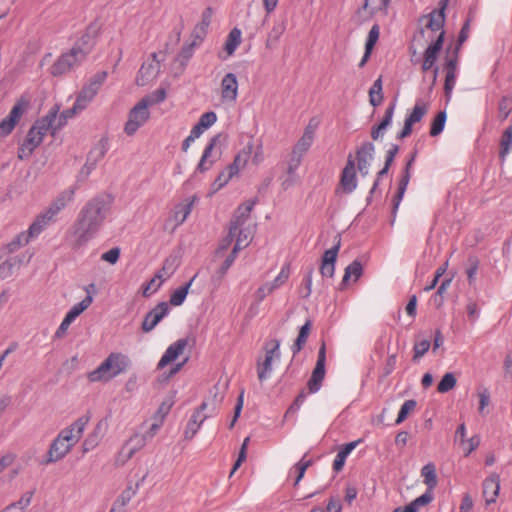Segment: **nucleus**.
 <instances>
[{
    "label": "nucleus",
    "mask_w": 512,
    "mask_h": 512,
    "mask_svg": "<svg viewBox=\"0 0 512 512\" xmlns=\"http://www.w3.org/2000/svg\"><path fill=\"white\" fill-rule=\"evenodd\" d=\"M313 322L307 319L304 325L300 327L299 334L291 346L293 356H296L304 347L311 332Z\"/></svg>",
    "instance_id": "cd10ccee"
},
{
    "label": "nucleus",
    "mask_w": 512,
    "mask_h": 512,
    "mask_svg": "<svg viewBox=\"0 0 512 512\" xmlns=\"http://www.w3.org/2000/svg\"><path fill=\"white\" fill-rule=\"evenodd\" d=\"M121 250L119 247H113L107 252L101 255V260L106 261L110 264H116L119 260Z\"/></svg>",
    "instance_id": "774afa93"
},
{
    "label": "nucleus",
    "mask_w": 512,
    "mask_h": 512,
    "mask_svg": "<svg viewBox=\"0 0 512 512\" xmlns=\"http://www.w3.org/2000/svg\"><path fill=\"white\" fill-rule=\"evenodd\" d=\"M134 494L135 491H133L131 488H128L121 493V495L115 501V503L119 506V512H124V507L128 504Z\"/></svg>",
    "instance_id": "680f3d73"
},
{
    "label": "nucleus",
    "mask_w": 512,
    "mask_h": 512,
    "mask_svg": "<svg viewBox=\"0 0 512 512\" xmlns=\"http://www.w3.org/2000/svg\"><path fill=\"white\" fill-rule=\"evenodd\" d=\"M150 118L147 108V100H140L128 114V120L124 127V132L128 136H132L143 126Z\"/></svg>",
    "instance_id": "1a4fd4ad"
},
{
    "label": "nucleus",
    "mask_w": 512,
    "mask_h": 512,
    "mask_svg": "<svg viewBox=\"0 0 512 512\" xmlns=\"http://www.w3.org/2000/svg\"><path fill=\"white\" fill-rule=\"evenodd\" d=\"M130 364L128 356L122 353H110L95 370L89 372L88 379L91 382H108L124 373Z\"/></svg>",
    "instance_id": "20e7f679"
},
{
    "label": "nucleus",
    "mask_w": 512,
    "mask_h": 512,
    "mask_svg": "<svg viewBox=\"0 0 512 512\" xmlns=\"http://www.w3.org/2000/svg\"><path fill=\"white\" fill-rule=\"evenodd\" d=\"M93 298L90 294H88L84 299H82L79 303L75 304L69 311L66 313V328L81 314L83 313L91 304Z\"/></svg>",
    "instance_id": "72a5a7b5"
},
{
    "label": "nucleus",
    "mask_w": 512,
    "mask_h": 512,
    "mask_svg": "<svg viewBox=\"0 0 512 512\" xmlns=\"http://www.w3.org/2000/svg\"><path fill=\"white\" fill-rule=\"evenodd\" d=\"M58 111L59 106L55 105L45 117L37 120L29 129L23 144L19 148L18 157L20 159L30 156L35 148L41 144L43 136L48 131L53 137L56 136L59 131V127L54 125V123L58 118V123L60 125L64 119V112L60 113L58 116Z\"/></svg>",
    "instance_id": "f03ea898"
},
{
    "label": "nucleus",
    "mask_w": 512,
    "mask_h": 512,
    "mask_svg": "<svg viewBox=\"0 0 512 512\" xmlns=\"http://www.w3.org/2000/svg\"><path fill=\"white\" fill-rule=\"evenodd\" d=\"M222 400H223V396H221L219 399H217V393H215L214 397H213V401L211 403V409H210L209 414L202 415V418L199 420V422H195L194 419H190L188 421L186 429L184 431L185 439L190 440L196 435V433L198 432V430L201 427V425L203 424V422L207 418L213 416L217 412L219 404L222 402Z\"/></svg>",
    "instance_id": "6ab92c4d"
},
{
    "label": "nucleus",
    "mask_w": 512,
    "mask_h": 512,
    "mask_svg": "<svg viewBox=\"0 0 512 512\" xmlns=\"http://www.w3.org/2000/svg\"><path fill=\"white\" fill-rule=\"evenodd\" d=\"M375 146L372 142L365 141L356 150L355 164L360 174L365 177L369 174V168L374 158Z\"/></svg>",
    "instance_id": "4468645a"
},
{
    "label": "nucleus",
    "mask_w": 512,
    "mask_h": 512,
    "mask_svg": "<svg viewBox=\"0 0 512 512\" xmlns=\"http://www.w3.org/2000/svg\"><path fill=\"white\" fill-rule=\"evenodd\" d=\"M238 254V247L233 248L230 254L226 257L220 268L216 271V273L212 276V281L214 283H220L225 277L227 271L234 263Z\"/></svg>",
    "instance_id": "f704fd0d"
},
{
    "label": "nucleus",
    "mask_w": 512,
    "mask_h": 512,
    "mask_svg": "<svg viewBox=\"0 0 512 512\" xmlns=\"http://www.w3.org/2000/svg\"><path fill=\"white\" fill-rule=\"evenodd\" d=\"M161 423H162V421H161L160 423H153V424L150 426V428H149V430L147 431V433H146V434H144V435H138V434H136V435H134L133 437H131V438H130L129 443H135V446H134V448L131 450L130 455H131V454H132L136 449H139L140 447H142V446L145 444V442H146V440H147V439H152V438L154 437V435L156 434L157 430L160 428Z\"/></svg>",
    "instance_id": "e433bc0d"
},
{
    "label": "nucleus",
    "mask_w": 512,
    "mask_h": 512,
    "mask_svg": "<svg viewBox=\"0 0 512 512\" xmlns=\"http://www.w3.org/2000/svg\"><path fill=\"white\" fill-rule=\"evenodd\" d=\"M457 383L455 375L451 372L446 373L437 385V391L439 393H446L452 390Z\"/></svg>",
    "instance_id": "09e8293b"
},
{
    "label": "nucleus",
    "mask_w": 512,
    "mask_h": 512,
    "mask_svg": "<svg viewBox=\"0 0 512 512\" xmlns=\"http://www.w3.org/2000/svg\"><path fill=\"white\" fill-rule=\"evenodd\" d=\"M257 203V199L249 200L238 206L234 215L230 221L231 230H237L241 228L250 216V213Z\"/></svg>",
    "instance_id": "4be33fe9"
},
{
    "label": "nucleus",
    "mask_w": 512,
    "mask_h": 512,
    "mask_svg": "<svg viewBox=\"0 0 512 512\" xmlns=\"http://www.w3.org/2000/svg\"><path fill=\"white\" fill-rule=\"evenodd\" d=\"M325 362H326V345L322 342L317 356L316 365L312 371L311 377L307 382L309 393H316L320 390L322 382L325 377Z\"/></svg>",
    "instance_id": "9b49d317"
},
{
    "label": "nucleus",
    "mask_w": 512,
    "mask_h": 512,
    "mask_svg": "<svg viewBox=\"0 0 512 512\" xmlns=\"http://www.w3.org/2000/svg\"><path fill=\"white\" fill-rule=\"evenodd\" d=\"M428 111L427 104L422 100H417L412 112L406 117V121L414 125L421 121Z\"/></svg>",
    "instance_id": "a19ab883"
},
{
    "label": "nucleus",
    "mask_w": 512,
    "mask_h": 512,
    "mask_svg": "<svg viewBox=\"0 0 512 512\" xmlns=\"http://www.w3.org/2000/svg\"><path fill=\"white\" fill-rule=\"evenodd\" d=\"M500 490V477L498 474L493 473L487 477L483 482V496L486 504H491L496 501Z\"/></svg>",
    "instance_id": "b1692460"
},
{
    "label": "nucleus",
    "mask_w": 512,
    "mask_h": 512,
    "mask_svg": "<svg viewBox=\"0 0 512 512\" xmlns=\"http://www.w3.org/2000/svg\"><path fill=\"white\" fill-rule=\"evenodd\" d=\"M314 139V129L311 126H307L302 137L298 140L296 145L294 146L292 150V154L298 155L302 157V155L307 152V150L310 148V146L313 143Z\"/></svg>",
    "instance_id": "c85d7f7f"
},
{
    "label": "nucleus",
    "mask_w": 512,
    "mask_h": 512,
    "mask_svg": "<svg viewBox=\"0 0 512 512\" xmlns=\"http://www.w3.org/2000/svg\"><path fill=\"white\" fill-rule=\"evenodd\" d=\"M108 151V139L101 138L95 147L89 152L86 163L79 170L74 184L68 189L66 201H71L75 192L80 189L88 180L89 175L95 169L97 163L105 156Z\"/></svg>",
    "instance_id": "39448f33"
},
{
    "label": "nucleus",
    "mask_w": 512,
    "mask_h": 512,
    "mask_svg": "<svg viewBox=\"0 0 512 512\" xmlns=\"http://www.w3.org/2000/svg\"><path fill=\"white\" fill-rule=\"evenodd\" d=\"M416 156H417V150L415 149L412 152V154L410 156V159L407 161V163H406V165L404 167V170L402 172V176H401V179L399 181L397 192H396V194L393 197V207H392L393 219H392L391 223H393L394 220H395V216H396L399 204H400L401 200L403 199L404 193H405V191L407 189V186L409 184V181H410V178H411V172L410 171H411L413 163H414V161L416 159Z\"/></svg>",
    "instance_id": "ddd939ff"
},
{
    "label": "nucleus",
    "mask_w": 512,
    "mask_h": 512,
    "mask_svg": "<svg viewBox=\"0 0 512 512\" xmlns=\"http://www.w3.org/2000/svg\"><path fill=\"white\" fill-rule=\"evenodd\" d=\"M107 78V72L101 71L96 73L88 83L78 92L74 105L70 109H66V119L72 118L85 110L89 103L94 99L100 87Z\"/></svg>",
    "instance_id": "423d86ee"
},
{
    "label": "nucleus",
    "mask_w": 512,
    "mask_h": 512,
    "mask_svg": "<svg viewBox=\"0 0 512 512\" xmlns=\"http://www.w3.org/2000/svg\"><path fill=\"white\" fill-rule=\"evenodd\" d=\"M105 428L106 425L102 420L96 424L93 431L88 434V436L85 438L82 444L83 454L93 450L95 447L98 446V444L100 443L101 439L104 436Z\"/></svg>",
    "instance_id": "393cba45"
},
{
    "label": "nucleus",
    "mask_w": 512,
    "mask_h": 512,
    "mask_svg": "<svg viewBox=\"0 0 512 512\" xmlns=\"http://www.w3.org/2000/svg\"><path fill=\"white\" fill-rule=\"evenodd\" d=\"M33 494V491L24 493L17 502L10 504V506H15L16 510L24 512V509L30 505Z\"/></svg>",
    "instance_id": "e2e57ef3"
},
{
    "label": "nucleus",
    "mask_w": 512,
    "mask_h": 512,
    "mask_svg": "<svg viewBox=\"0 0 512 512\" xmlns=\"http://www.w3.org/2000/svg\"><path fill=\"white\" fill-rule=\"evenodd\" d=\"M219 138L220 134L213 136L210 139L209 143L206 145L196 168L198 172L204 173L212 167L214 160H209V158L211 157L212 151L216 146L217 142L219 141Z\"/></svg>",
    "instance_id": "bb28decb"
},
{
    "label": "nucleus",
    "mask_w": 512,
    "mask_h": 512,
    "mask_svg": "<svg viewBox=\"0 0 512 512\" xmlns=\"http://www.w3.org/2000/svg\"><path fill=\"white\" fill-rule=\"evenodd\" d=\"M237 230H231V226H229V232L226 237H224L219 243L218 248L215 251L216 256H223L224 251H226L231 243L233 242L236 236Z\"/></svg>",
    "instance_id": "864d4df0"
},
{
    "label": "nucleus",
    "mask_w": 512,
    "mask_h": 512,
    "mask_svg": "<svg viewBox=\"0 0 512 512\" xmlns=\"http://www.w3.org/2000/svg\"><path fill=\"white\" fill-rule=\"evenodd\" d=\"M195 45H196L195 42H192L190 44L184 45L182 47L181 51L179 52V54L177 55L175 60L180 63L182 68H185V66L187 65L188 61L193 56Z\"/></svg>",
    "instance_id": "3c124183"
},
{
    "label": "nucleus",
    "mask_w": 512,
    "mask_h": 512,
    "mask_svg": "<svg viewBox=\"0 0 512 512\" xmlns=\"http://www.w3.org/2000/svg\"><path fill=\"white\" fill-rule=\"evenodd\" d=\"M167 93L164 88H159L152 92L150 95L142 98L141 100H147V107L163 102L166 99Z\"/></svg>",
    "instance_id": "13d9d810"
},
{
    "label": "nucleus",
    "mask_w": 512,
    "mask_h": 512,
    "mask_svg": "<svg viewBox=\"0 0 512 512\" xmlns=\"http://www.w3.org/2000/svg\"><path fill=\"white\" fill-rule=\"evenodd\" d=\"M512 112V98L504 96L498 103V119L503 122Z\"/></svg>",
    "instance_id": "de8ad7c7"
},
{
    "label": "nucleus",
    "mask_w": 512,
    "mask_h": 512,
    "mask_svg": "<svg viewBox=\"0 0 512 512\" xmlns=\"http://www.w3.org/2000/svg\"><path fill=\"white\" fill-rule=\"evenodd\" d=\"M193 201L187 203H180L175 206L172 219L175 222V227L181 225L191 213Z\"/></svg>",
    "instance_id": "4c0bfd02"
},
{
    "label": "nucleus",
    "mask_w": 512,
    "mask_h": 512,
    "mask_svg": "<svg viewBox=\"0 0 512 512\" xmlns=\"http://www.w3.org/2000/svg\"><path fill=\"white\" fill-rule=\"evenodd\" d=\"M472 18H473V14H472V11L470 10L469 14H468V18L465 21V23L463 24V26H462V28H461V30L459 32L458 39H457V44L455 46L456 50H460L462 44L468 39V37H469V30H470V23L472 21Z\"/></svg>",
    "instance_id": "603ef678"
},
{
    "label": "nucleus",
    "mask_w": 512,
    "mask_h": 512,
    "mask_svg": "<svg viewBox=\"0 0 512 512\" xmlns=\"http://www.w3.org/2000/svg\"><path fill=\"white\" fill-rule=\"evenodd\" d=\"M444 24H445V14H442V12H436V10H434L430 14V18L426 25V28L430 29L431 31H439L440 30V32H441V31H444L443 30Z\"/></svg>",
    "instance_id": "a18cd8bd"
},
{
    "label": "nucleus",
    "mask_w": 512,
    "mask_h": 512,
    "mask_svg": "<svg viewBox=\"0 0 512 512\" xmlns=\"http://www.w3.org/2000/svg\"><path fill=\"white\" fill-rule=\"evenodd\" d=\"M89 420L90 416L88 414L82 415L66 429V454L81 439Z\"/></svg>",
    "instance_id": "f3484780"
},
{
    "label": "nucleus",
    "mask_w": 512,
    "mask_h": 512,
    "mask_svg": "<svg viewBox=\"0 0 512 512\" xmlns=\"http://www.w3.org/2000/svg\"><path fill=\"white\" fill-rule=\"evenodd\" d=\"M212 15H213L212 7H207L203 11L202 16H201V22L198 23L197 25H195V27L193 29V33H192V35L196 39H199L200 41L203 40V38L205 37V35L207 33V29L211 23Z\"/></svg>",
    "instance_id": "7c9ffc66"
},
{
    "label": "nucleus",
    "mask_w": 512,
    "mask_h": 512,
    "mask_svg": "<svg viewBox=\"0 0 512 512\" xmlns=\"http://www.w3.org/2000/svg\"><path fill=\"white\" fill-rule=\"evenodd\" d=\"M112 203L110 195L99 194L84 204L71 228L73 249L81 248L97 235L111 212Z\"/></svg>",
    "instance_id": "f257e3e1"
},
{
    "label": "nucleus",
    "mask_w": 512,
    "mask_h": 512,
    "mask_svg": "<svg viewBox=\"0 0 512 512\" xmlns=\"http://www.w3.org/2000/svg\"><path fill=\"white\" fill-rule=\"evenodd\" d=\"M433 500V494L429 491H426L421 496L414 499L411 503L406 506H399L395 508L392 512H418L419 507L428 505Z\"/></svg>",
    "instance_id": "c756f323"
},
{
    "label": "nucleus",
    "mask_w": 512,
    "mask_h": 512,
    "mask_svg": "<svg viewBox=\"0 0 512 512\" xmlns=\"http://www.w3.org/2000/svg\"><path fill=\"white\" fill-rule=\"evenodd\" d=\"M98 32V25L91 23L81 37L74 42L70 50L66 52V72L75 70L86 61L95 46Z\"/></svg>",
    "instance_id": "7ed1b4c3"
},
{
    "label": "nucleus",
    "mask_w": 512,
    "mask_h": 512,
    "mask_svg": "<svg viewBox=\"0 0 512 512\" xmlns=\"http://www.w3.org/2000/svg\"><path fill=\"white\" fill-rule=\"evenodd\" d=\"M446 118H447V115H446L445 111H440L435 116V118L433 119V121L431 123V128H430V135L432 137L438 136L443 131V129L445 127Z\"/></svg>",
    "instance_id": "49530a36"
},
{
    "label": "nucleus",
    "mask_w": 512,
    "mask_h": 512,
    "mask_svg": "<svg viewBox=\"0 0 512 512\" xmlns=\"http://www.w3.org/2000/svg\"><path fill=\"white\" fill-rule=\"evenodd\" d=\"M160 71V66L154 63H143L140 67L138 74L136 76V84L138 86H145L151 80L156 78Z\"/></svg>",
    "instance_id": "a878e982"
},
{
    "label": "nucleus",
    "mask_w": 512,
    "mask_h": 512,
    "mask_svg": "<svg viewBox=\"0 0 512 512\" xmlns=\"http://www.w3.org/2000/svg\"><path fill=\"white\" fill-rule=\"evenodd\" d=\"M459 51L454 48L451 54L449 52L447 53L445 63H444V69L446 72H453L456 73L457 71V64H458V58H459Z\"/></svg>",
    "instance_id": "5fc2aeb1"
},
{
    "label": "nucleus",
    "mask_w": 512,
    "mask_h": 512,
    "mask_svg": "<svg viewBox=\"0 0 512 512\" xmlns=\"http://www.w3.org/2000/svg\"><path fill=\"white\" fill-rule=\"evenodd\" d=\"M64 456V431H60L57 437L50 444L47 453L40 460V464L48 465L54 463Z\"/></svg>",
    "instance_id": "a211bd4d"
},
{
    "label": "nucleus",
    "mask_w": 512,
    "mask_h": 512,
    "mask_svg": "<svg viewBox=\"0 0 512 512\" xmlns=\"http://www.w3.org/2000/svg\"><path fill=\"white\" fill-rule=\"evenodd\" d=\"M363 274V267L359 260H354L351 264H349L345 268V273L342 279L341 285L344 286L351 276L354 277V280L357 281Z\"/></svg>",
    "instance_id": "79ce46f5"
},
{
    "label": "nucleus",
    "mask_w": 512,
    "mask_h": 512,
    "mask_svg": "<svg viewBox=\"0 0 512 512\" xmlns=\"http://www.w3.org/2000/svg\"><path fill=\"white\" fill-rule=\"evenodd\" d=\"M34 238V236L30 235L29 229L27 231H23L7 244V249L11 253L15 252L20 247L27 245Z\"/></svg>",
    "instance_id": "37998d69"
},
{
    "label": "nucleus",
    "mask_w": 512,
    "mask_h": 512,
    "mask_svg": "<svg viewBox=\"0 0 512 512\" xmlns=\"http://www.w3.org/2000/svg\"><path fill=\"white\" fill-rule=\"evenodd\" d=\"M238 95V81L234 73H227L221 81L223 100L235 101Z\"/></svg>",
    "instance_id": "5701e85b"
},
{
    "label": "nucleus",
    "mask_w": 512,
    "mask_h": 512,
    "mask_svg": "<svg viewBox=\"0 0 512 512\" xmlns=\"http://www.w3.org/2000/svg\"><path fill=\"white\" fill-rule=\"evenodd\" d=\"M290 275V266L289 264H285L282 268L278 276L270 283V287L274 291L275 289L282 286L289 278Z\"/></svg>",
    "instance_id": "4d7b16f0"
},
{
    "label": "nucleus",
    "mask_w": 512,
    "mask_h": 512,
    "mask_svg": "<svg viewBox=\"0 0 512 512\" xmlns=\"http://www.w3.org/2000/svg\"><path fill=\"white\" fill-rule=\"evenodd\" d=\"M280 341L278 339H271L265 343V359L263 362L257 363V375L260 381L268 378L272 371V361L274 358H280Z\"/></svg>",
    "instance_id": "9d476101"
},
{
    "label": "nucleus",
    "mask_w": 512,
    "mask_h": 512,
    "mask_svg": "<svg viewBox=\"0 0 512 512\" xmlns=\"http://www.w3.org/2000/svg\"><path fill=\"white\" fill-rule=\"evenodd\" d=\"M306 399V392L302 390L297 397L294 399L292 404L287 409L284 418H287L290 414H294L298 411V409L301 407V405L304 403Z\"/></svg>",
    "instance_id": "052dcab7"
},
{
    "label": "nucleus",
    "mask_w": 512,
    "mask_h": 512,
    "mask_svg": "<svg viewBox=\"0 0 512 512\" xmlns=\"http://www.w3.org/2000/svg\"><path fill=\"white\" fill-rule=\"evenodd\" d=\"M512 149V125L507 127L500 140L499 158L503 162Z\"/></svg>",
    "instance_id": "58836bf2"
},
{
    "label": "nucleus",
    "mask_w": 512,
    "mask_h": 512,
    "mask_svg": "<svg viewBox=\"0 0 512 512\" xmlns=\"http://www.w3.org/2000/svg\"><path fill=\"white\" fill-rule=\"evenodd\" d=\"M421 476L424 478L427 491L432 493V490L437 486L438 483L435 465L431 462L424 465L421 469Z\"/></svg>",
    "instance_id": "c9c22d12"
},
{
    "label": "nucleus",
    "mask_w": 512,
    "mask_h": 512,
    "mask_svg": "<svg viewBox=\"0 0 512 512\" xmlns=\"http://www.w3.org/2000/svg\"><path fill=\"white\" fill-rule=\"evenodd\" d=\"M357 184L355 159L352 154H349L346 165L341 171L337 192L341 190L344 194H350L357 188Z\"/></svg>",
    "instance_id": "f8f14e48"
},
{
    "label": "nucleus",
    "mask_w": 512,
    "mask_h": 512,
    "mask_svg": "<svg viewBox=\"0 0 512 512\" xmlns=\"http://www.w3.org/2000/svg\"><path fill=\"white\" fill-rule=\"evenodd\" d=\"M169 313V306L167 302L158 303L152 310H150L144 317L141 325L143 332L148 333L152 331L158 323Z\"/></svg>",
    "instance_id": "2eb2a0df"
},
{
    "label": "nucleus",
    "mask_w": 512,
    "mask_h": 512,
    "mask_svg": "<svg viewBox=\"0 0 512 512\" xmlns=\"http://www.w3.org/2000/svg\"><path fill=\"white\" fill-rule=\"evenodd\" d=\"M468 263L469 267L466 270V274L469 284H471L479 267V259L476 256H469Z\"/></svg>",
    "instance_id": "69168bd1"
},
{
    "label": "nucleus",
    "mask_w": 512,
    "mask_h": 512,
    "mask_svg": "<svg viewBox=\"0 0 512 512\" xmlns=\"http://www.w3.org/2000/svg\"><path fill=\"white\" fill-rule=\"evenodd\" d=\"M240 43L241 31L238 28H233L228 34L224 49L228 55H232Z\"/></svg>",
    "instance_id": "c03bdc74"
},
{
    "label": "nucleus",
    "mask_w": 512,
    "mask_h": 512,
    "mask_svg": "<svg viewBox=\"0 0 512 512\" xmlns=\"http://www.w3.org/2000/svg\"><path fill=\"white\" fill-rule=\"evenodd\" d=\"M247 148H248L247 150L243 149L241 152H239L233 160V162L239 167V169H241L245 166V164L247 163V161L250 157L252 145L249 144L247 146Z\"/></svg>",
    "instance_id": "0e129e2a"
},
{
    "label": "nucleus",
    "mask_w": 512,
    "mask_h": 512,
    "mask_svg": "<svg viewBox=\"0 0 512 512\" xmlns=\"http://www.w3.org/2000/svg\"><path fill=\"white\" fill-rule=\"evenodd\" d=\"M444 39L445 31H441L438 37L424 51L421 67L423 72H427L434 67L438 54L442 50Z\"/></svg>",
    "instance_id": "dca6fc26"
},
{
    "label": "nucleus",
    "mask_w": 512,
    "mask_h": 512,
    "mask_svg": "<svg viewBox=\"0 0 512 512\" xmlns=\"http://www.w3.org/2000/svg\"><path fill=\"white\" fill-rule=\"evenodd\" d=\"M197 274H195L189 282L185 285L176 289L170 296V304L173 306H180L186 299L189 288L191 287L193 281L196 279Z\"/></svg>",
    "instance_id": "ea45409f"
},
{
    "label": "nucleus",
    "mask_w": 512,
    "mask_h": 512,
    "mask_svg": "<svg viewBox=\"0 0 512 512\" xmlns=\"http://www.w3.org/2000/svg\"><path fill=\"white\" fill-rule=\"evenodd\" d=\"M217 121V115L213 111L206 112L200 116L198 123L205 130L212 126Z\"/></svg>",
    "instance_id": "338daca9"
},
{
    "label": "nucleus",
    "mask_w": 512,
    "mask_h": 512,
    "mask_svg": "<svg viewBox=\"0 0 512 512\" xmlns=\"http://www.w3.org/2000/svg\"><path fill=\"white\" fill-rule=\"evenodd\" d=\"M188 345L187 338H181L172 343L162 355L157 364V369H163L166 365L176 360L181 355Z\"/></svg>",
    "instance_id": "aec40b11"
},
{
    "label": "nucleus",
    "mask_w": 512,
    "mask_h": 512,
    "mask_svg": "<svg viewBox=\"0 0 512 512\" xmlns=\"http://www.w3.org/2000/svg\"><path fill=\"white\" fill-rule=\"evenodd\" d=\"M395 107H396V99H394L393 102H391L389 104V106L386 108L384 116H383L382 120L380 121V123L372 126L371 132H370V136H371L372 140L377 141L379 138H381L385 134L387 128L392 123Z\"/></svg>",
    "instance_id": "412c9836"
},
{
    "label": "nucleus",
    "mask_w": 512,
    "mask_h": 512,
    "mask_svg": "<svg viewBox=\"0 0 512 512\" xmlns=\"http://www.w3.org/2000/svg\"><path fill=\"white\" fill-rule=\"evenodd\" d=\"M30 108V99L23 95L17 99L8 116L0 121V136L6 137L12 133L21 117Z\"/></svg>",
    "instance_id": "6e6552de"
},
{
    "label": "nucleus",
    "mask_w": 512,
    "mask_h": 512,
    "mask_svg": "<svg viewBox=\"0 0 512 512\" xmlns=\"http://www.w3.org/2000/svg\"><path fill=\"white\" fill-rule=\"evenodd\" d=\"M312 465V460H304L301 459L299 462H297L295 465H294V468L296 469L297 471V477L295 479V482H294V486H297L299 484V482L301 481V479L304 477V474L306 472V470L308 469V467H310Z\"/></svg>",
    "instance_id": "bf43d9fd"
},
{
    "label": "nucleus",
    "mask_w": 512,
    "mask_h": 512,
    "mask_svg": "<svg viewBox=\"0 0 512 512\" xmlns=\"http://www.w3.org/2000/svg\"><path fill=\"white\" fill-rule=\"evenodd\" d=\"M361 442V439L349 442L343 446V448L337 453L333 461V470L339 472L343 469L346 458L355 449V447Z\"/></svg>",
    "instance_id": "2f4dec72"
},
{
    "label": "nucleus",
    "mask_w": 512,
    "mask_h": 512,
    "mask_svg": "<svg viewBox=\"0 0 512 512\" xmlns=\"http://www.w3.org/2000/svg\"><path fill=\"white\" fill-rule=\"evenodd\" d=\"M430 345V340L428 339L416 341L413 347V360L416 361L422 356H424L426 352L429 350Z\"/></svg>",
    "instance_id": "6e6d98bb"
},
{
    "label": "nucleus",
    "mask_w": 512,
    "mask_h": 512,
    "mask_svg": "<svg viewBox=\"0 0 512 512\" xmlns=\"http://www.w3.org/2000/svg\"><path fill=\"white\" fill-rule=\"evenodd\" d=\"M416 405H417L416 400H414V399L406 400L402 404V406L399 410V413H398L395 423L398 425V424H401L403 421H405L406 418L408 417V415L416 408Z\"/></svg>",
    "instance_id": "8fccbe9b"
},
{
    "label": "nucleus",
    "mask_w": 512,
    "mask_h": 512,
    "mask_svg": "<svg viewBox=\"0 0 512 512\" xmlns=\"http://www.w3.org/2000/svg\"><path fill=\"white\" fill-rule=\"evenodd\" d=\"M23 263V258L19 256L6 259L0 264V279H6L10 277L15 270L20 269Z\"/></svg>",
    "instance_id": "473e14b6"
},
{
    "label": "nucleus",
    "mask_w": 512,
    "mask_h": 512,
    "mask_svg": "<svg viewBox=\"0 0 512 512\" xmlns=\"http://www.w3.org/2000/svg\"><path fill=\"white\" fill-rule=\"evenodd\" d=\"M64 208V199L57 198L49 207L36 216L29 226L30 235L37 238L47 227L58 220V215Z\"/></svg>",
    "instance_id": "0eeeda50"
}]
</instances>
